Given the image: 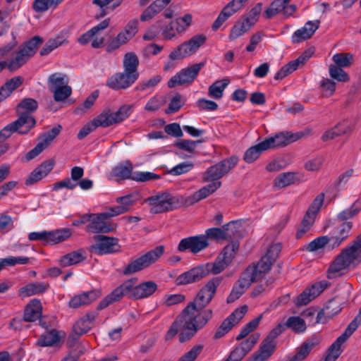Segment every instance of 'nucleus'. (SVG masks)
<instances>
[{
    "label": "nucleus",
    "mask_w": 361,
    "mask_h": 361,
    "mask_svg": "<svg viewBox=\"0 0 361 361\" xmlns=\"http://www.w3.org/2000/svg\"><path fill=\"white\" fill-rule=\"evenodd\" d=\"M43 39L35 36L18 47L14 49V44H8L0 48V72L7 68L13 72L21 68L34 56Z\"/></svg>",
    "instance_id": "f257e3e1"
},
{
    "label": "nucleus",
    "mask_w": 361,
    "mask_h": 361,
    "mask_svg": "<svg viewBox=\"0 0 361 361\" xmlns=\"http://www.w3.org/2000/svg\"><path fill=\"white\" fill-rule=\"evenodd\" d=\"M180 316L184 323V328L190 331L186 336L184 333L180 334L179 340L183 343L206 326L213 317V311L211 309L204 310L188 305Z\"/></svg>",
    "instance_id": "f03ea898"
},
{
    "label": "nucleus",
    "mask_w": 361,
    "mask_h": 361,
    "mask_svg": "<svg viewBox=\"0 0 361 361\" xmlns=\"http://www.w3.org/2000/svg\"><path fill=\"white\" fill-rule=\"evenodd\" d=\"M361 259V234L354 241L353 245L343 250L332 262L329 268V274H336L356 264Z\"/></svg>",
    "instance_id": "7ed1b4c3"
},
{
    "label": "nucleus",
    "mask_w": 361,
    "mask_h": 361,
    "mask_svg": "<svg viewBox=\"0 0 361 361\" xmlns=\"http://www.w3.org/2000/svg\"><path fill=\"white\" fill-rule=\"evenodd\" d=\"M136 279H131L122 283L100 301L97 309H104L111 303L120 301L123 297L136 300Z\"/></svg>",
    "instance_id": "20e7f679"
},
{
    "label": "nucleus",
    "mask_w": 361,
    "mask_h": 361,
    "mask_svg": "<svg viewBox=\"0 0 361 361\" xmlns=\"http://www.w3.org/2000/svg\"><path fill=\"white\" fill-rule=\"evenodd\" d=\"M164 252L163 245L157 246L145 255L131 261L123 271L124 275L128 276L149 267L156 262Z\"/></svg>",
    "instance_id": "39448f33"
},
{
    "label": "nucleus",
    "mask_w": 361,
    "mask_h": 361,
    "mask_svg": "<svg viewBox=\"0 0 361 361\" xmlns=\"http://www.w3.org/2000/svg\"><path fill=\"white\" fill-rule=\"evenodd\" d=\"M146 202L150 206V212L152 214L171 211L180 204L178 198L167 192H158L147 198Z\"/></svg>",
    "instance_id": "423d86ee"
},
{
    "label": "nucleus",
    "mask_w": 361,
    "mask_h": 361,
    "mask_svg": "<svg viewBox=\"0 0 361 361\" xmlns=\"http://www.w3.org/2000/svg\"><path fill=\"white\" fill-rule=\"evenodd\" d=\"M206 40V35L203 34L196 35L171 51L169 58L171 60H178L193 55L205 43Z\"/></svg>",
    "instance_id": "0eeeda50"
},
{
    "label": "nucleus",
    "mask_w": 361,
    "mask_h": 361,
    "mask_svg": "<svg viewBox=\"0 0 361 361\" xmlns=\"http://www.w3.org/2000/svg\"><path fill=\"white\" fill-rule=\"evenodd\" d=\"M206 40V35L203 34L196 35L171 51L169 58L171 60H178L193 55L205 43Z\"/></svg>",
    "instance_id": "6e6552de"
},
{
    "label": "nucleus",
    "mask_w": 361,
    "mask_h": 361,
    "mask_svg": "<svg viewBox=\"0 0 361 361\" xmlns=\"http://www.w3.org/2000/svg\"><path fill=\"white\" fill-rule=\"evenodd\" d=\"M90 215V223L86 228L87 232L92 233H109L116 227V224L108 221L109 219L114 216L111 209L102 213H92Z\"/></svg>",
    "instance_id": "1a4fd4ad"
},
{
    "label": "nucleus",
    "mask_w": 361,
    "mask_h": 361,
    "mask_svg": "<svg viewBox=\"0 0 361 361\" xmlns=\"http://www.w3.org/2000/svg\"><path fill=\"white\" fill-rule=\"evenodd\" d=\"M204 66V63L200 62L181 69L169 80V87L173 88L178 85H190L195 80Z\"/></svg>",
    "instance_id": "9d476101"
},
{
    "label": "nucleus",
    "mask_w": 361,
    "mask_h": 361,
    "mask_svg": "<svg viewBox=\"0 0 361 361\" xmlns=\"http://www.w3.org/2000/svg\"><path fill=\"white\" fill-rule=\"evenodd\" d=\"M221 279L214 277L209 280L207 284L197 293L193 301L188 305H192L193 307L204 309L214 298L217 287L220 285Z\"/></svg>",
    "instance_id": "9b49d317"
},
{
    "label": "nucleus",
    "mask_w": 361,
    "mask_h": 361,
    "mask_svg": "<svg viewBox=\"0 0 361 361\" xmlns=\"http://www.w3.org/2000/svg\"><path fill=\"white\" fill-rule=\"evenodd\" d=\"M37 108V102L32 98H26L23 99L17 107V112L19 116L17 120L23 118L24 123H20V126L23 128L24 132L28 133L30 130L35 125V120L31 116V113Z\"/></svg>",
    "instance_id": "f8f14e48"
},
{
    "label": "nucleus",
    "mask_w": 361,
    "mask_h": 361,
    "mask_svg": "<svg viewBox=\"0 0 361 361\" xmlns=\"http://www.w3.org/2000/svg\"><path fill=\"white\" fill-rule=\"evenodd\" d=\"M237 162L236 157H231L210 166L202 174L203 182L219 180L234 168Z\"/></svg>",
    "instance_id": "ddd939ff"
},
{
    "label": "nucleus",
    "mask_w": 361,
    "mask_h": 361,
    "mask_svg": "<svg viewBox=\"0 0 361 361\" xmlns=\"http://www.w3.org/2000/svg\"><path fill=\"white\" fill-rule=\"evenodd\" d=\"M247 310L248 307L245 305L235 309L217 328L213 336V339L218 340L223 338L235 325L240 322L245 315Z\"/></svg>",
    "instance_id": "4468645a"
},
{
    "label": "nucleus",
    "mask_w": 361,
    "mask_h": 361,
    "mask_svg": "<svg viewBox=\"0 0 361 361\" xmlns=\"http://www.w3.org/2000/svg\"><path fill=\"white\" fill-rule=\"evenodd\" d=\"M118 239L106 235H97L94 243L90 247V251L94 254L107 255L119 250Z\"/></svg>",
    "instance_id": "2eb2a0df"
},
{
    "label": "nucleus",
    "mask_w": 361,
    "mask_h": 361,
    "mask_svg": "<svg viewBox=\"0 0 361 361\" xmlns=\"http://www.w3.org/2000/svg\"><path fill=\"white\" fill-rule=\"evenodd\" d=\"M240 224L236 221H231L221 228H211L205 231L204 235L207 236V239L212 238L215 240H229L237 236V233Z\"/></svg>",
    "instance_id": "dca6fc26"
},
{
    "label": "nucleus",
    "mask_w": 361,
    "mask_h": 361,
    "mask_svg": "<svg viewBox=\"0 0 361 361\" xmlns=\"http://www.w3.org/2000/svg\"><path fill=\"white\" fill-rule=\"evenodd\" d=\"M209 245L207 236L198 235L182 239L178 245V250L180 252L188 250L192 254H197L206 249Z\"/></svg>",
    "instance_id": "f3484780"
},
{
    "label": "nucleus",
    "mask_w": 361,
    "mask_h": 361,
    "mask_svg": "<svg viewBox=\"0 0 361 361\" xmlns=\"http://www.w3.org/2000/svg\"><path fill=\"white\" fill-rule=\"evenodd\" d=\"M329 283L326 281H322L313 283L310 287L305 289L295 300L296 306L307 305L312 300L319 295L327 287Z\"/></svg>",
    "instance_id": "a211bd4d"
},
{
    "label": "nucleus",
    "mask_w": 361,
    "mask_h": 361,
    "mask_svg": "<svg viewBox=\"0 0 361 361\" xmlns=\"http://www.w3.org/2000/svg\"><path fill=\"white\" fill-rule=\"evenodd\" d=\"M137 79L127 72H118L106 80V85L114 90H126Z\"/></svg>",
    "instance_id": "6ab92c4d"
},
{
    "label": "nucleus",
    "mask_w": 361,
    "mask_h": 361,
    "mask_svg": "<svg viewBox=\"0 0 361 361\" xmlns=\"http://www.w3.org/2000/svg\"><path fill=\"white\" fill-rule=\"evenodd\" d=\"M314 54L312 49H309L304 51L297 59L290 61L283 66L274 75L276 80H281L288 75L290 74L298 68L300 66L303 65L308 59H310Z\"/></svg>",
    "instance_id": "aec40b11"
},
{
    "label": "nucleus",
    "mask_w": 361,
    "mask_h": 361,
    "mask_svg": "<svg viewBox=\"0 0 361 361\" xmlns=\"http://www.w3.org/2000/svg\"><path fill=\"white\" fill-rule=\"evenodd\" d=\"M281 250L280 243H275L269 246L266 254L261 258L255 267L265 275L271 269L272 264L276 261Z\"/></svg>",
    "instance_id": "412c9836"
},
{
    "label": "nucleus",
    "mask_w": 361,
    "mask_h": 361,
    "mask_svg": "<svg viewBox=\"0 0 361 361\" xmlns=\"http://www.w3.org/2000/svg\"><path fill=\"white\" fill-rule=\"evenodd\" d=\"M100 296V291L97 290L84 292L73 296L68 302V307L77 309L86 306L96 300Z\"/></svg>",
    "instance_id": "4be33fe9"
},
{
    "label": "nucleus",
    "mask_w": 361,
    "mask_h": 361,
    "mask_svg": "<svg viewBox=\"0 0 361 361\" xmlns=\"http://www.w3.org/2000/svg\"><path fill=\"white\" fill-rule=\"evenodd\" d=\"M320 21L309 20L305 25L297 30L292 35L291 40L293 43H300L301 42L310 39L316 30L319 28Z\"/></svg>",
    "instance_id": "5701e85b"
},
{
    "label": "nucleus",
    "mask_w": 361,
    "mask_h": 361,
    "mask_svg": "<svg viewBox=\"0 0 361 361\" xmlns=\"http://www.w3.org/2000/svg\"><path fill=\"white\" fill-rule=\"evenodd\" d=\"M255 267H248L235 284L246 290L252 282L262 279L264 275Z\"/></svg>",
    "instance_id": "b1692460"
},
{
    "label": "nucleus",
    "mask_w": 361,
    "mask_h": 361,
    "mask_svg": "<svg viewBox=\"0 0 361 361\" xmlns=\"http://www.w3.org/2000/svg\"><path fill=\"white\" fill-rule=\"evenodd\" d=\"M321 338L318 336H312L307 338L298 348L295 355L291 357L288 361H302L310 353V351L319 344Z\"/></svg>",
    "instance_id": "393cba45"
},
{
    "label": "nucleus",
    "mask_w": 361,
    "mask_h": 361,
    "mask_svg": "<svg viewBox=\"0 0 361 361\" xmlns=\"http://www.w3.org/2000/svg\"><path fill=\"white\" fill-rule=\"evenodd\" d=\"M54 165L53 160H47L42 163L31 172L25 180V184L27 185H32L44 178L53 169Z\"/></svg>",
    "instance_id": "a878e982"
},
{
    "label": "nucleus",
    "mask_w": 361,
    "mask_h": 361,
    "mask_svg": "<svg viewBox=\"0 0 361 361\" xmlns=\"http://www.w3.org/2000/svg\"><path fill=\"white\" fill-rule=\"evenodd\" d=\"M205 276L204 270L200 266L179 275L176 279V283L177 285H186L197 282Z\"/></svg>",
    "instance_id": "bb28decb"
},
{
    "label": "nucleus",
    "mask_w": 361,
    "mask_h": 361,
    "mask_svg": "<svg viewBox=\"0 0 361 361\" xmlns=\"http://www.w3.org/2000/svg\"><path fill=\"white\" fill-rule=\"evenodd\" d=\"M353 333V331L347 327L345 331L332 343L324 361H336L342 352V344L346 341Z\"/></svg>",
    "instance_id": "cd10ccee"
},
{
    "label": "nucleus",
    "mask_w": 361,
    "mask_h": 361,
    "mask_svg": "<svg viewBox=\"0 0 361 361\" xmlns=\"http://www.w3.org/2000/svg\"><path fill=\"white\" fill-rule=\"evenodd\" d=\"M290 132L280 133L274 136H271L263 140V145L267 147V150L276 147H281L293 142L290 141Z\"/></svg>",
    "instance_id": "c85d7f7f"
},
{
    "label": "nucleus",
    "mask_w": 361,
    "mask_h": 361,
    "mask_svg": "<svg viewBox=\"0 0 361 361\" xmlns=\"http://www.w3.org/2000/svg\"><path fill=\"white\" fill-rule=\"evenodd\" d=\"M97 317L95 312H89L82 317L73 326V331L78 335L89 331L93 326Z\"/></svg>",
    "instance_id": "c756f323"
},
{
    "label": "nucleus",
    "mask_w": 361,
    "mask_h": 361,
    "mask_svg": "<svg viewBox=\"0 0 361 361\" xmlns=\"http://www.w3.org/2000/svg\"><path fill=\"white\" fill-rule=\"evenodd\" d=\"M49 285L44 282H35L21 287L18 290L19 296L22 298L29 297L33 295L41 294L46 292Z\"/></svg>",
    "instance_id": "7c9ffc66"
},
{
    "label": "nucleus",
    "mask_w": 361,
    "mask_h": 361,
    "mask_svg": "<svg viewBox=\"0 0 361 361\" xmlns=\"http://www.w3.org/2000/svg\"><path fill=\"white\" fill-rule=\"evenodd\" d=\"M68 42V35L66 32H61L59 35L53 38H50L44 46L40 50V54L45 56L59 47L66 44Z\"/></svg>",
    "instance_id": "2f4dec72"
},
{
    "label": "nucleus",
    "mask_w": 361,
    "mask_h": 361,
    "mask_svg": "<svg viewBox=\"0 0 361 361\" xmlns=\"http://www.w3.org/2000/svg\"><path fill=\"white\" fill-rule=\"evenodd\" d=\"M42 314V305L39 300H31L25 307L24 312V320L32 322L38 319Z\"/></svg>",
    "instance_id": "473e14b6"
},
{
    "label": "nucleus",
    "mask_w": 361,
    "mask_h": 361,
    "mask_svg": "<svg viewBox=\"0 0 361 361\" xmlns=\"http://www.w3.org/2000/svg\"><path fill=\"white\" fill-rule=\"evenodd\" d=\"M138 57L134 52H128L124 55L123 61V71L127 72L138 78Z\"/></svg>",
    "instance_id": "72a5a7b5"
},
{
    "label": "nucleus",
    "mask_w": 361,
    "mask_h": 361,
    "mask_svg": "<svg viewBox=\"0 0 361 361\" xmlns=\"http://www.w3.org/2000/svg\"><path fill=\"white\" fill-rule=\"evenodd\" d=\"M352 223L350 221L343 222L337 228L334 235L331 237V244L333 246H338L343 242L350 233Z\"/></svg>",
    "instance_id": "f704fd0d"
},
{
    "label": "nucleus",
    "mask_w": 361,
    "mask_h": 361,
    "mask_svg": "<svg viewBox=\"0 0 361 361\" xmlns=\"http://www.w3.org/2000/svg\"><path fill=\"white\" fill-rule=\"evenodd\" d=\"M221 185L220 181H214L203 188H200L199 190L194 192L190 197V200L191 203H195L200 201L208 197L209 195L214 192L218 188H219Z\"/></svg>",
    "instance_id": "c9c22d12"
},
{
    "label": "nucleus",
    "mask_w": 361,
    "mask_h": 361,
    "mask_svg": "<svg viewBox=\"0 0 361 361\" xmlns=\"http://www.w3.org/2000/svg\"><path fill=\"white\" fill-rule=\"evenodd\" d=\"M23 118L16 120L13 123L5 126L0 130V142L5 141L13 133L18 132L20 134H25L27 132L23 131V128L20 126V123H24Z\"/></svg>",
    "instance_id": "e433bc0d"
},
{
    "label": "nucleus",
    "mask_w": 361,
    "mask_h": 361,
    "mask_svg": "<svg viewBox=\"0 0 361 361\" xmlns=\"http://www.w3.org/2000/svg\"><path fill=\"white\" fill-rule=\"evenodd\" d=\"M157 289V285L152 281H148L136 285V300L148 298Z\"/></svg>",
    "instance_id": "4c0bfd02"
},
{
    "label": "nucleus",
    "mask_w": 361,
    "mask_h": 361,
    "mask_svg": "<svg viewBox=\"0 0 361 361\" xmlns=\"http://www.w3.org/2000/svg\"><path fill=\"white\" fill-rule=\"evenodd\" d=\"M117 202L119 203V205L110 208L114 216L121 214L128 211L135 202V199L133 195H129L119 197Z\"/></svg>",
    "instance_id": "58836bf2"
},
{
    "label": "nucleus",
    "mask_w": 361,
    "mask_h": 361,
    "mask_svg": "<svg viewBox=\"0 0 361 361\" xmlns=\"http://www.w3.org/2000/svg\"><path fill=\"white\" fill-rule=\"evenodd\" d=\"M229 82L230 80L227 78L215 81L209 87L208 95L214 99H221L223 97L224 90Z\"/></svg>",
    "instance_id": "ea45409f"
},
{
    "label": "nucleus",
    "mask_w": 361,
    "mask_h": 361,
    "mask_svg": "<svg viewBox=\"0 0 361 361\" xmlns=\"http://www.w3.org/2000/svg\"><path fill=\"white\" fill-rule=\"evenodd\" d=\"M132 171L133 166L131 164H120L112 169L111 176L116 180L131 179L133 173Z\"/></svg>",
    "instance_id": "a19ab883"
},
{
    "label": "nucleus",
    "mask_w": 361,
    "mask_h": 361,
    "mask_svg": "<svg viewBox=\"0 0 361 361\" xmlns=\"http://www.w3.org/2000/svg\"><path fill=\"white\" fill-rule=\"evenodd\" d=\"M71 231L68 228L58 229L47 232V244H56L70 238Z\"/></svg>",
    "instance_id": "79ce46f5"
},
{
    "label": "nucleus",
    "mask_w": 361,
    "mask_h": 361,
    "mask_svg": "<svg viewBox=\"0 0 361 361\" xmlns=\"http://www.w3.org/2000/svg\"><path fill=\"white\" fill-rule=\"evenodd\" d=\"M23 83V78L16 76L8 80L0 90V102L7 98L11 93Z\"/></svg>",
    "instance_id": "37998d69"
},
{
    "label": "nucleus",
    "mask_w": 361,
    "mask_h": 361,
    "mask_svg": "<svg viewBox=\"0 0 361 361\" xmlns=\"http://www.w3.org/2000/svg\"><path fill=\"white\" fill-rule=\"evenodd\" d=\"M252 27L241 18L237 20L231 27L228 39L233 42L247 32Z\"/></svg>",
    "instance_id": "c03bdc74"
},
{
    "label": "nucleus",
    "mask_w": 361,
    "mask_h": 361,
    "mask_svg": "<svg viewBox=\"0 0 361 361\" xmlns=\"http://www.w3.org/2000/svg\"><path fill=\"white\" fill-rule=\"evenodd\" d=\"M85 252L82 250L71 252L62 257L60 263L63 267L76 264L85 259Z\"/></svg>",
    "instance_id": "a18cd8bd"
},
{
    "label": "nucleus",
    "mask_w": 361,
    "mask_h": 361,
    "mask_svg": "<svg viewBox=\"0 0 361 361\" xmlns=\"http://www.w3.org/2000/svg\"><path fill=\"white\" fill-rule=\"evenodd\" d=\"M94 124L97 127H109L116 124L114 114L110 109L104 110L99 115L93 119Z\"/></svg>",
    "instance_id": "49530a36"
},
{
    "label": "nucleus",
    "mask_w": 361,
    "mask_h": 361,
    "mask_svg": "<svg viewBox=\"0 0 361 361\" xmlns=\"http://www.w3.org/2000/svg\"><path fill=\"white\" fill-rule=\"evenodd\" d=\"M286 328L296 334H301L307 329L305 320L299 316H292L288 318L285 322Z\"/></svg>",
    "instance_id": "de8ad7c7"
},
{
    "label": "nucleus",
    "mask_w": 361,
    "mask_h": 361,
    "mask_svg": "<svg viewBox=\"0 0 361 361\" xmlns=\"http://www.w3.org/2000/svg\"><path fill=\"white\" fill-rule=\"evenodd\" d=\"M263 144L262 141L247 149L244 154V160L249 164L255 161L263 152L267 150Z\"/></svg>",
    "instance_id": "09e8293b"
},
{
    "label": "nucleus",
    "mask_w": 361,
    "mask_h": 361,
    "mask_svg": "<svg viewBox=\"0 0 361 361\" xmlns=\"http://www.w3.org/2000/svg\"><path fill=\"white\" fill-rule=\"evenodd\" d=\"M220 256H218L214 262L207 263L202 265V268L205 271V276L209 274H218L225 269L228 266Z\"/></svg>",
    "instance_id": "8fccbe9b"
},
{
    "label": "nucleus",
    "mask_w": 361,
    "mask_h": 361,
    "mask_svg": "<svg viewBox=\"0 0 361 361\" xmlns=\"http://www.w3.org/2000/svg\"><path fill=\"white\" fill-rule=\"evenodd\" d=\"M262 11V3L259 2L252 7L250 11L240 18L251 27L258 21L259 15Z\"/></svg>",
    "instance_id": "3c124183"
},
{
    "label": "nucleus",
    "mask_w": 361,
    "mask_h": 361,
    "mask_svg": "<svg viewBox=\"0 0 361 361\" xmlns=\"http://www.w3.org/2000/svg\"><path fill=\"white\" fill-rule=\"evenodd\" d=\"M47 83L49 90L51 91L68 84V78L63 73H54L49 76Z\"/></svg>",
    "instance_id": "603ef678"
},
{
    "label": "nucleus",
    "mask_w": 361,
    "mask_h": 361,
    "mask_svg": "<svg viewBox=\"0 0 361 361\" xmlns=\"http://www.w3.org/2000/svg\"><path fill=\"white\" fill-rule=\"evenodd\" d=\"M161 79L162 77L160 75H156L148 80L139 82L135 89L139 92L151 91L161 81Z\"/></svg>",
    "instance_id": "864d4df0"
},
{
    "label": "nucleus",
    "mask_w": 361,
    "mask_h": 361,
    "mask_svg": "<svg viewBox=\"0 0 361 361\" xmlns=\"http://www.w3.org/2000/svg\"><path fill=\"white\" fill-rule=\"evenodd\" d=\"M290 1V0L274 1L264 11V16L267 19L271 18L280 12L283 11L284 4H288Z\"/></svg>",
    "instance_id": "5fc2aeb1"
},
{
    "label": "nucleus",
    "mask_w": 361,
    "mask_h": 361,
    "mask_svg": "<svg viewBox=\"0 0 361 361\" xmlns=\"http://www.w3.org/2000/svg\"><path fill=\"white\" fill-rule=\"evenodd\" d=\"M59 341L58 332L56 330H51L42 334L37 340V343L40 346H51L57 343Z\"/></svg>",
    "instance_id": "6e6d98bb"
},
{
    "label": "nucleus",
    "mask_w": 361,
    "mask_h": 361,
    "mask_svg": "<svg viewBox=\"0 0 361 361\" xmlns=\"http://www.w3.org/2000/svg\"><path fill=\"white\" fill-rule=\"evenodd\" d=\"M276 349V342L264 338L259 349L256 352L267 360L271 357Z\"/></svg>",
    "instance_id": "4d7b16f0"
},
{
    "label": "nucleus",
    "mask_w": 361,
    "mask_h": 361,
    "mask_svg": "<svg viewBox=\"0 0 361 361\" xmlns=\"http://www.w3.org/2000/svg\"><path fill=\"white\" fill-rule=\"evenodd\" d=\"M183 330L186 329L184 328V323L182 318H180V316L179 315L168 330L165 336V339L166 341H170L173 339L178 332H180V334L183 333Z\"/></svg>",
    "instance_id": "13d9d810"
},
{
    "label": "nucleus",
    "mask_w": 361,
    "mask_h": 361,
    "mask_svg": "<svg viewBox=\"0 0 361 361\" xmlns=\"http://www.w3.org/2000/svg\"><path fill=\"white\" fill-rule=\"evenodd\" d=\"M61 126L60 125L56 126L50 130L44 133L39 137V142L46 148L53 141V140L60 133Z\"/></svg>",
    "instance_id": "bf43d9fd"
},
{
    "label": "nucleus",
    "mask_w": 361,
    "mask_h": 361,
    "mask_svg": "<svg viewBox=\"0 0 361 361\" xmlns=\"http://www.w3.org/2000/svg\"><path fill=\"white\" fill-rule=\"evenodd\" d=\"M123 0H94L93 3L102 9L100 16H104L106 13L105 12L106 9H111V11L114 10L116 8L119 6Z\"/></svg>",
    "instance_id": "052dcab7"
},
{
    "label": "nucleus",
    "mask_w": 361,
    "mask_h": 361,
    "mask_svg": "<svg viewBox=\"0 0 361 361\" xmlns=\"http://www.w3.org/2000/svg\"><path fill=\"white\" fill-rule=\"evenodd\" d=\"M239 244L236 242H232L231 243L226 245L220 256L225 262L228 265L232 259H233L235 252L238 250Z\"/></svg>",
    "instance_id": "680f3d73"
},
{
    "label": "nucleus",
    "mask_w": 361,
    "mask_h": 361,
    "mask_svg": "<svg viewBox=\"0 0 361 361\" xmlns=\"http://www.w3.org/2000/svg\"><path fill=\"white\" fill-rule=\"evenodd\" d=\"M295 173L291 172L283 173L279 175L274 180V185L277 188H284L294 183Z\"/></svg>",
    "instance_id": "e2e57ef3"
},
{
    "label": "nucleus",
    "mask_w": 361,
    "mask_h": 361,
    "mask_svg": "<svg viewBox=\"0 0 361 361\" xmlns=\"http://www.w3.org/2000/svg\"><path fill=\"white\" fill-rule=\"evenodd\" d=\"M263 315L260 314L257 317L248 322L240 331L237 336L236 340L240 341L246 337L250 332L253 331L258 326L259 322L262 319Z\"/></svg>",
    "instance_id": "0e129e2a"
},
{
    "label": "nucleus",
    "mask_w": 361,
    "mask_h": 361,
    "mask_svg": "<svg viewBox=\"0 0 361 361\" xmlns=\"http://www.w3.org/2000/svg\"><path fill=\"white\" fill-rule=\"evenodd\" d=\"M59 4L55 0H34L32 8L37 13L44 12L50 7H56Z\"/></svg>",
    "instance_id": "69168bd1"
},
{
    "label": "nucleus",
    "mask_w": 361,
    "mask_h": 361,
    "mask_svg": "<svg viewBox=\"0 0 361 361\" xmlns=\"http://www.w3.org/2000/svg\"><path fill=\"white\" fill-rule=\"evenodd\" d=\"M53 93L54 99L56 102H62L68 98L72 93V88L66 84L59 87L56 90L51 91Z\"/></svg>",
    "instance_id": "338daca9"
},
{
    "label": "nucleus",
    "mask_w": 361,
    "mask_h": 361,
    "mask_svg": "<svg viewBox=\"0 0 361 361\" xmlns=\"http://www.w3.org/2000/svg\"><path fill=\"white\" fill-rule=\"evenodd\" d=\"M203 348L204 345L202 344L195 345L188 352L182 355L178 361H195Z\"/></svg>",
    "instance_id": "774afa93"
}]
</instances>
